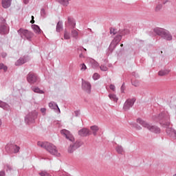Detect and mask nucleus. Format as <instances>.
Returning a JSON list of instances; mask_svg holds the SVG:
<instances>
[{
  "label": "nucleus",
  "mask_w": 176,
  "mask_h": 176,
  "mask_svg": "<svg viewBox=\"0 0 176 176\" xmlns=\"http://www.w3.org/2000/svg\"><path fill=\"white\" fill-rule=\"evenodd\" d=\"M74 146L72 144H71L69 146V147L68 148V153H72V152H74V151H75V149H74Z\"/></svg>",
  "instance_id": "32"
},
{
  "label": "nucleus",
  "mask_w": 176,
  "mask_h": 176,
  "mask_svg": "<svg viewBox=\"0 0 176 176\" xmlns=\"http://www.w3.org/2000/svg\"><path fill=\"white\" fill-rule=\"evenodd\" d=\"M110 89H111V90H113V91H115V89H116L115 85H110Z\"/></svg>",
  "instance_id": "40"
},
{
  "label": "nucleus",
  "mask_w": 176,
  "mask_h": 176,
  "mask_svg": "<svg viewBox=\"0 0 176 176\" xmlns=\"http://www.w3.org/2000/svg\"><path fill=\"white\" fill-rule=\"evenodd\" d=\"M69 38H71V36H69V33L68 32H67V30H65L64 38L65 39H69Z\"/></svg>",
  "instance_id": "30"
},
{
  "label": "nucleus",
  "mask_w": 176,
  "mask_h": 176,
  "mask_svg": "<svg viewBox=\"0 0 176 176\" xmlns=\"http://www.w3.org/2000/svg\"><path fill=\"white\" fill-rule=\"evenodd\" d=\"M32 89L34 93H38L39 94H43V91L40 90L38 87H32Z\"/></svg>",
  "instance_id": "24"
},
{
  "label": "nucleus",
  "mask_w": 176,
  "mask_h": 176,
  "mask_svg": "<svg viewBox=\"0 0 176 176\" xmlns=\"http://www.w3.org/2000/svg\"><path fill=\"white\" fill-rule=\"evenodd\" d=\"M110 34L113 35H116V30H115L114 28H111Z\"/></svg>",
  "instance_id": "36"
},
{
  "label": "nucleus",
  "mask_w": 176,
  "mask_h": 176,
  "mask_svg": "<svg viewBox=\"0 0 176 176\" xmlns=\"http://www.w3.org/2000/svg\"><path fill=\"white\" fill-rule=\"evenodd\" d=\"M51 146H53L50 148V151L47 150L51 155H54V156H60V153H58V151L57 150V147L56 146L53 145L52 144H50Z\"/></svg>",
  "instance_id": "8"
},
{
  "label": "nucleus",
  "mask_w": 176,
  "mask_h": 176,
  "mask_svg": "<svg viewBox=\"0 0 176 176\" xmlns=\"http://www.w3.org/2000/svg\"><path fill=\"white\" fill-rule=\"evenodd\" d=\"M25 63H27V59L21 58L15 63V65H23V64H25Z\"/></svg>",
  "instance_id": "17"
},
{
  "label": "nucleus",
  "mask_w": 176,
  "mask_h": 176,
  "mask_svg": "<svg viewBox=\"0 0 176 176\" xmlns=\"http://www.w3.org/2000/svg\"><path fill=\"white\" fill-rule=\"evenodd\" d=\"M49 107L52 109H54V108H56L57 107V104H56V103H54V102H50L49 103Z\"/></svg>",
  "instance_id": "31"
},
{
  "label": "nucleus",
  "mask_w": 176,
  "mask_h": 176,
  "mask_svg": "<svg viewBox=\"0 0 176 176\" xmlns=\"http://www.w3.org/2000/svg\"><path fill=\"white\" fill-rule=\"evenodd\" d=\"M72 35L73 38H78V35H79V34L77 30H74L72 31Z\"/></svg>",
  "instance_id": "28"
},
{
  "label": "nucleus",
  "mask_w": 176,
  "mask_h": 176,
  "mask_svg": "<svg viewBox=\"0 0 176 176\" xmlns=\"http://www.w3.org/2000/svg\"><path fill=\"white\" fill-rule=\"evenodd\" d=\"M0 126H2V120H0Z\"/></svg>",
  "instance_id": "50"
},
{
  "label": "nucleus",
  "mask_w": 176,
  "mask_h": 176,
  "mask_svg": "<svg viewBox=\"0 0 176 176\" xmlns=\"http://www.w3.org/2000/svg\"><path fill=\"white\" fill-rule=\"evenodd\" d=\"M90 129H91V131H92V134H94V135H97V132L98 131V130H100V128L98 127V126L94 125V126H91Z\"/></svg>",
  "instance_id": "16"
},
{
  "label": "nucleus",
  "mask_w": 176,
  "mask_h": 176,
  "mask_svg": "<svg viewBox=\"0 0 176 176\" xmlns=\"http://www.w3.org/2000/svg\"><path fill=\"white\" fill-rule=\"evenodd\" d=\"M69 0H58L60 3H61V5H63V6H67L69 3Z\"/></svg>",
  "instance_id": "27"
},
{
  "label": "nucleus",
  "mask_w": 176,
  "mask_h": 176,
  "mask_svg": "<svg viewBox=\"0 0 176 176\" xmlns=\"http://www.w3.org/2000/svg\"><path fill=\"white\" fill-rule=\"evenodd\" d=\"M137 123H139V124H141L142 127L147 129V130H149V131H151L152 133H155L156 134L160 133V128L153 126L146 121L142 120L141 118H138L137 120Z\"/></svg>",
  "instance_id": "1"
},
{
  "label": "nucleus",
  "mask_w": 176,
  "mask_h": 176,
  "mask_svg": "<svg viewBox=\"0 0 176 176\" xmlns=\"http://www.w3.org/2000/svg\"><path fill=\"white\" fill-rule=\"evenodd\" d=\"M7 167L9 168V170H12V168L10 166H7Z\"/></svg>",
  "instance_id": "49"
},
{
  "label": "nucleus",
  "mask_w": 176,
  "mask_h": 176,
  "mask_svg": "<svg viewBox=\"0 0 176 176\" xmlns=\"http://www.w3.org/2000/svg\"><path fill=\"white\" fill-rule=\"evenodd\" d=\"M160 9H162V5L159 4L156 7V10H160Z\"/></svg>",
  "instance_id": "41"
},
{
  "label": "nucleus",
  "mask_w": 176,
  "mask_h": 176,
  "mask_svg": "<svg viewBox=\"0 0 176 176\" xmlns=\"http://www.w3.org/2000/svg\"><path fill=\"white\" fill-rule=\"evenodd\" d=\"M87 69V67H86V65H85V63H82L80 65V70L81 71H86Z\"/></svg>",
  "instance_id": "34"
},
{
  "label": "nucleus",
  "mask_w": 176,
  "mask_h": 176,
  "mask_svg": "<svg viewBox=\"0 0 176 176\" xmlns=\"http://www.w3.org/2000/svg\"><path fill=\"white\" fill-rule=\"evenodd\" d=\"M37 145L38 146H41V148H45L47 151H49L50 152H52L50 151V148H54V146L50 145V143L43 142H38Z\"/></svg>",
  "instance_id": "5"
},
{
  "label": "nucleus",
  "mask_w": 176,
  "mask_h": 176,
  "mask_svg": "<svg viewBox=\"0 0 176 176\" xmlns=\"http://www.w3.org/2000/svg\"><path fill=\"white\" fill-rule=\"evenodd\" d=\"M163 125L165 126V127H168V126H170V122L163 123Z\"/></svg>",
  "instance_id": "39"
},
{
  "label": "nucleus",
  "mask_w": 176,
  "mask_h": 176,
  "mask_svg": "<svg viewBox=\"0 0 176 176\" xmlns=\"http://www.w3.org/2000/svg\"><path fill=\"white\" fill-rule=\"evenodd\" d=\"M109 98L112 101H114L115 102H118V98L116 97V95L110 94H109Z\"/></svg>",
  "instance_id": "21"
},
{
  "label": "nucleus",
  "mask_w": 176,
  "mask_h": 176,
  "mask_svg": "<svg viewBox=\"0 0 176 176\" xmlns=\"http://www.w3.org/2000/svg\"><path fill=\"white\" fill-rule=\"evenodd\" d=\"M28 2H30V0H23V3L27 5V3H28Z\"/></svg>",
  "instance_id": "45"
},
{
  "label": "nucleus",
  "mask_w": 176,
  "mask_h": 176,
  "mask_svg": "<svg viewBox=\"0 0 176 176\" xmlns=\"http://www.w3.org/2000/svg\"><path fill=\"white\" fill-rule=\"evenodd\" d=\"M27 79L29 83L34 85V83H36V80H38V77H36V75L33 73H29Z\"/></svg>",
  "instance_id": "4"
},
{
  "label": "nucleus",
  "mask_w": 176,
  "mask_h": 176,
  "mask_svg": "<svg viewBox=\"0 0 176 176\" xmlns=\"http://www.w3.org/2000/svg\"><path fill=\"white\" fill-rule=\"evenodd\" d=\"M0 69H3L4 72H6L8 71V67L3 63H0Z\"/></svg>",
  "instance_id": "29"
},
{
  "label": "nucleus",
  "mask_w": 176,
  "mask_h": 176,
  "mask_svg": "<svg viewBox=\"0 0 176 176\" xmlns=\"http://www.w3.org/2000/svg\"><path fill=\"white\" fill-rule=\"evenodd\" d=\"M121 91H122V93H123L124 90H123V86L121 87Z\"/></svg>",
  "instance_id": "47"
},
{
  "label": "nucleus",
  "mask_w": 176,
  "mask_h": 176,
  "mask_svg": "<svg viewBox=\"0 0 176 176\" xmlns=\"http://www.w3.org/2000/svg\"><path fill=\"white\" fill-rule=\"evenodd\" d=\"M120 41H122V36L121 35L117 36L113 39L112 43L110 44L109 49H111V47H113V49H115L116 47V45H118V43H119L120 42Z\"/></svg>",
  "instance_id": "6"
},
{
  "label": "nucleus",
  "mask_w": 176,
  "mask_h": 176,
  "mask_svg": "<svg viewBox=\"0 0 176 176\" xmlns=\"http://www.w3.org/2000/svg\"><path fill=\"white\" fill-rule=\"evenodd\" d=\"M83 90L87 91V93H90V89H91V85L87 81H82V86Z\"/></svg>",
  "instance_id": "10"
},
{
  "label": "nucleus",
  "mask_w": 176,
  "mask_h": 176,
  "mask_svg": "<svg viewBox=\"0 0 176 176\" xmlns=\"http://www.w3.org/2000/svg\"><path fill=\"white\" fill-rule=\"evenodd\" d=\"M93 79L94 80H97L98 79H100V74H97V73H95L94 75H93Z\"/></svg>",
  "instance_id": "33"
},
{
  "label": "nucleus",
  "mask_w": 176,
  "mask_h": 176,
  "mask_svg": "<svg viewBox=\"0 0 176 176\" xmlns=\"http://www.w3.org/2000/svg\"><path fill=\"white\" fill-rule=\"evenodd\" d=\"M0 107L3 108V109H9V105L8 104H6V102L0 101Z\"/></svg>",
  "instance_id": "23"
},
{
  "label": "nucleus",
  "mask_w": 176,
  "mask_h": 176,
  "mask_svg": "<svg viewBox=\"0 0 176 176\" xmlns=\"http://www.w3.org/2000/svg\"><path fill=\"white\" fill-rule=\"evenodd\" d=\"M134 102H135V98L126 100V101L124 102V107H123L124 111H128V109H130V108H131V107L134 105Z\"/></svg>",
  "instance_id": "3"
},
{
  "label": "nucleus",
  "mask_w": 176,
  "mask_h": 176,
  "mask_svg": "<svg viewBox=\"0 0 176 176\" xmlns=\"http://www.w3.org/2000/svg\"><path fill=\"white\" fill-rule=\"evenodd\" d=\"M166 133L170 137H175L176 138V131L173 128L168 127L166 129Z\"/></svg>",
  "instance_id": "12"
},
{
  "label": "nucleus",
  "mask_w": 176,
  "mask_h": 176,
  "mask_svg": "<svg viewBox=\"0 0 176 176\" xmlns=\"http://www.w3.org/2000/svg\"><path fill=\"white\" fill-rule=\"evenodd\" d=\"M116 149L118 153H120V154H122L124 152L123 151V147H122V146H118Z\"/></svg>",
  "instance_id": "26"
},
{
  "label": "nucleus",
  "mask_w": 176,
  "mask_h": 176,
  "mask_svg": "<svg viewBox=\"0 0 176 176\" xmlns=\"http://www.w3.org/2000/svg\"><path fill=\"white\" fill-rule=\"evenodd\" d=\"M168 70H161L158 72V75L160 76H164L166 75H168Z\"/></svg>",
  "instance_id": "22"
},
{
  "label": "nucleus",
  "mask_w": 176,
  "mask_h": 176,
  "mask_svg": "<svg viewBox=\"0 0 176 176\" xmlns=\"http://www.w3.org/2000/svg\"><path fill=\"white\" fill-rule=\"evenodd\" d=\"M60 133L62 135H64L67 140H69V141H71L73 142V141H75V138H74V135L71 134V132L67 129H63L60 131Z\"/></svg>",
  "instance_id": "2"
},
{
  "label": "nucleus",
  "mask_w": 176,
  "mask_h": 176,
  "mask_svg": "<svg viewBox=\"0 0 176 176\" xmlns=\"http://www.w3.org/2000/svg\"><path fill=\"white\" fill-rule=\"evenodd\" d=\"M20 151V147H19L18 146L15 145L14 146V153H17V152H19Z\"/></svg>",
  "instance_id": "35"
},
{
  "label": "nucleus",
  "mask_w": 176,
  "mask_h": 176,
  "mask_svg": "<svg viewBox=\"0 0 176 176\" xmlns=\"http://www.w3.org/2000/svg\"><path fill=\"white\" fill-rule=\"evenodd\" d=\"M61 31H63V23L59 21L56 25V32H61Z\"/></svg>",
  "instance_id": "20"
},
{
  "label": "nucleus",
  "mask_w": 176,
  "mask_h": 176,
  "mask_svg": "<svg viewBox=\"0 0 176 176\" xmlns=\"http://www.w3.org/2000/svg\"><path fill=\"white\" fill-rule=\"evenodd\" d=\"M165 32L166 31H164L162 29H160L159 28H156L154 29V32H155V34H157V35H160V36H163Z\"/></svg>",
  "instance_id": "14"
},
{
  "label": "nucleus",
  "mask_w": 176,
  "mask_h": 176,
  "mask_svg": "<svg viewBox=\"0 0 176 176\" xmlns=\"http://www.w3.org/2000/svg\"><path fill=\"white\" fill-rule=\"evenodd\" d=\"M68 23L71 28H74L76 25L75 21L72 18H68Z\"/></svg>",
  "instance_id": "19"
},
{
  "label": "nucleus",
  "mask_w": 176,
  "mask_h": 176,
  "mask_svg": "<svg viewBox=\"0 0 176 176\" xmlns=\"http://www.w3.org/2000/svg\"><path fill=\"white\" fill-rule=\"evenodd\" d=\"M132 85H133V86L137 87V86H138V82H135L134 81H133V82H132Z\"/></svg>",
  "instance_id": "44"
},
{
  "label": "nucleus",
  "mask_w": 176,
  "mask_h": 176,
  "mask_svg": "<svg viewBox=\"0 0 176 176\" xmlns=\"http://www.w3.org/2000/svg\"><path fill=\"white\" fill-rule=\"evenodd\" d=\"M41 111L42 112V113H46V109L45 108H42L41 109Z\"/></svg>",
  "instance_id": "43"
},
{
  "label": "nucleus",
  "mask_w": 176,
  "mask_h": 176,
  "mask_svg": "<svg viewBox=\"0 0 176 176\" xmlns=\"http://www.w3.org/2000/svg\"><path fill=\"white\" fill-rule=\"evenodd\" d=\"M100 69L101 71H108V67H107V66H104V65H101Z\"/></svg>",
  "instance_id": "38"
},
{
  "label": "nucleus",
  "mask_w": 176,
  "mask_h": 176,
  "mask_svg": "<svg viewBox=\"0 0 176 176\" xmlns=\"http://www.w3.org/2000/svg\"><path fill=\"white\" fill-rule=\"evenodd\" d=\"M162 38H164V39H166L167 41H171V39H173L171 34H170L168 32H164V34L162 35Z\"/></svg>",
  "instance_id": "18"
},
{
  "label": "nucleus",
  "mask_w": 176,
  "mask_h": 176,
  "mask_svg": "<svg viewBox=\"0 0 176 176\" xmlns=\"http://www.w3.org/2000/svg\"><path fill=\"white\" fill-rule=\"evenodd\" d=\"M30 23H31L32 24H34V23H35V21H34V19H32V20L30 21Z\"/></svg>",
  "instance_id": "46"
},
{
  "label": "nucleus",
  "mask_w": 176,
  "mask_h": 176,
  "mask_svg": "<svg viewBox=\"0 0 176 176\" xmlns=\"http://www.w3.org/2000/svg\"><path fill=\"white\" fill-rule=\"evenodd\" d=\"M74 146V149H78L82 145V142H76L74 144H72Z\"/></svg>",
  "instance_id": "25"
},
{
  "label": "nucleus",
  "mask_w": 176,
  "mask_h": 176,
  "mask_svg": "<svg viewBox=\"0 0 176 176\" xmlns=\"http://www.w3.org/2000/svg\"><path fill=\"white\" fill-rule=\"evenodd\" d=\"M32 28L33 29L35 34H41V32H42L41 28H39V26H38L36 25H33L32 26Z\"/></svg>",
  "instance_id": "15"
},
{
  "label": "nucleus",
  "mask_w": 176,
  "mask_h": 176,
  "mask_svg": "<svg viewBox=\"0 0 176 176\" xmlns=\"http://www.w3.org/2000/svg\"><path fill=\"white\" fill-rule=\"evenodd\" d=\"M32 20H34V16H32Z\"/></svg>",
  "instance_id": "51"
},
{
  "label": "nucleus",
  "mask_w": 176,
  "mask_h": 176,
  "mask_svg": "<svg viewBox=\"0 0 176 176\" xmlns=\"http://www.w3.org/2000/svg\"><path fill=\"white\" fill-rule=\"evenodd\" d=\"M135 126L137 130H142V127H141L140 126H138L137 124H135Z\"/></svg>",
  "instance_id": "42"
},
{
  "label": "nucleus",
  "mask_w": 176,
  "mask_h": 176,
  "mask_svg": "<svg viewBox=\"0 0 176 176\" xmlns=\"http://www.w3.org/2000/svg\"><path fill=\"white\" fill-rule=\"evenodd\" d=\"M38 174H39V175H41V176H47V175H49V174H47V173H46V171L40 172Z\"/></svg>",
  "instance_id": "37"
},
{
  "label": "nucleus",
  "mask_w": 176,
  "mask_h": 176,
  "mask_svg": "<svg viewBox=\"0 0 176 176\" xmlns=\"http://www.w3.org/2000/svg\"><path fill=\"white\" fill-rule=\"evenodd\" d=\"M78 134L81 136V137H87V135H90V130L86 129V128H83L82 129H80V131H78Z\"/></svg>",
  "instance_id": "9"
},
{
  "label": "nucleus",
  "mask_w": 176,
  "mask_h": 176,
  "mask_svg": "<svg viewBox=\"0 0 176 176\" xmlns=\"http://www.w3.org/2000/svg\"><path fill=\"white\" fill-rule=\"evenodd\" d=\"M120 46H121V47H123V44H121Z\"/></svg>",
  "instance_id": "52"
},
{
  "label": "nucleus",
  "mask_w": 176,
  "mask_h": 176,
  "mask_svg": "<svg viewBox=\"0 0 176 176\" xmlns=\"http://www.w3.org/2000/svg\"><path fill=\"white\" fill-rule=\"evenodd\" d=\"M12 2V0H2V6L5 9H8L9 6H10V3Z\"/></svg>",
  "instance_id": "13"
},
{
  "label": "nucleus",
  "mask_w": 176,
  "mask_h": 176,
  "mask_svg": "<svg viewBox=\"0 0 176 176\" xmlns=\"http://www.w3.org/2000/svg\"><path fill=\"white\" fill-rule=\"evenodd\" d=\"M19 34H20L21 38H27V39L30 38V32H28V30H23V29H20L19 30H18Z\"/></svg>",
  "instance_id": "7"
},
{
  "label": "nucleus",
  "mask_w": 176,
  "mask_h": 176,
  "mask_svg": "<svg viewBox=\"0 0 176 176\" xmlns=\"http://www.w3.org/2000/svg\"><path fill=\"white\" fill-rule=\"evenodd\" d=\"M95 65L97 67L98 65V63L95 62Z\"/></svg>",
  "instance_id": "48"
},
{
  "label": "nucleus",
  "mask_w": 176,
  "mask_h": 176,
  "mask_svg": "<svg viewBox=\"0 0 176 176\" xmlns=\"http://www.w3.org/2000/svg\"><path fill=\"white\" fill-rule=\"evenodd\" d=\"M8 32H9V28L5 23L0 25V33L8 34Z\"/></svg>",
  "instance_id": "11"
}]
</instances>
